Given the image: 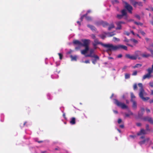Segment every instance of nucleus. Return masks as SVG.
Returning <instances> with one entry per match:
<instances>
[{"label": "nucleus", "mask_w": 153, "mask_h": 153, "mask_svg": "<svg viewBox=\"0 0 153 153\" xmlns=\"http://www.w3.org/2000/svg\"><path fill=\"white\" fill-rule=\"evenodd\" d=\"M124 38V42H126V45H128L130 46L131 47H133V46L132 45H131L129 44L128 43L129 42L130 40H129L126 37H125Z\"/></svg>", "instance_id": "nucleus-16"}, {"label": "nucleus", "mask_w": 153, "mask_h": 153, "mask_svg": "<svg viewBox=\"0 0 153 153\" xmlns=\"http://www.w3.org/2000/svg\"><path fill=\"white\" fill-rule=\"evenodd\" d=\"M145 94L144 89L140 90V91L139 94V96L140 97L143 101H146L150 98L149 97H144L143 95Z\"/></svg>", "instance_id": "nucleus-5"}, {"label": "nucleus", "mask_w": 153, "mask_h": 153, "mask_svg": "<svg viewBox=\"0 0 153 153\" xmlns=\"http://www.w3.org/2000/svg\"><path fill=\"white\" fill-rule=\"evenodd\" d=\"M136 124L138 126H140L141 125V123H137Z\"/></svg>", "instance_id": "nucleus-54"}, {"label": "nucleus", "mask_w": 153, "mask_h": 153, "mask_svg": "<svg viewBox=\"0 0 153 153\" xmlns=\"http://www.w3.org/2000/svg\"><path fill=\"white\" fill-rule=\"evenodd\" d=\"M117 27L116 28V30H120L121 29V24L120 22H118L116 23Z\"/></svg>", "instance_id": "nucleus-22"}, {"label": "nucleus", "mask_w": 153, "mask_h": 153, "mask_svg": "<svg viewBox=\"0 0 153 153\" xmlns=\"http://www.w3.org/2000/svg\"><path fill=\"white\" fill-rule=\"evenodd\" d=\"M149 84L150 87L153 88V82H150Z\"/></svg>", "instance_id": "nucleus-48"}, {"label": "nucleus", "mask_w": 153, "mask_h": 153, "mask_svg": "<svg viewBox=\"0 0 153 153\" xmlns=\"http://www.w3.org/2000/svg\"><path fill=\"white\" fill-rule=\"evenodd\" d=\"M87 26L88 27L90 28V29L93 31H96V29L95 27L93 25H87Z\"/></svg>", "instance_id": "nucleus-20"}, {"label": "nucleus", "mask_w": 153, "mask_h": 153, "mask_svg": "<svg viewBox=\"0 0 153 153\" xmlns=\"http://www.w3.org/2000/svg\"><path fill=\"white\" fill-rule=\"evenodd\" d=\"M150 117L147 116L143 118V119L144 121H148V120L149 119Z\"/></svg>", "instance_id": "nucleus-29"}, {"label": "nucleus", "mask_w": 153, "mask_h": 153, "mask_svg": "<svg viewBox=\"0 0 153 153\" xmlns=\"http://www.w3.org/2000/svg\"><path fill=\"white\" fill-rule=\"evenodd\" d=\"M121 49L125 50H127V47L124 45H117L114 46L112 44H111L110 48L108 49L109 51H115Z\"/></svg>", "instance_id": "nucleus-2"}, {"label": "nucleus", "mask_w": 153, "mask_h": 153, "mask_svg": "<svg viewBox=\"0 0 153 153\" xmlns=\"http://www.w3.org/2000/svg\"><path fill=\"white\" fill-rule=\"evenodd\" d=\"M148 122L151 124H153V120L151 117H150Z\"/></svg>", "instance_id": "nucleus-37"}, {"label": "nucleus", "mask_w": 153, "mask_h": 153, "mask_svg": "<svg viewBox=\"0 0 153 153\" xmlns=\"http://www.w3.org/2000/svg\"><path fill=\"white\" fill-rule=\"evenodd\" d=\"M113 41L115 42L116 41H120V39L115 37H114L113 39Z\"/></svg>", "instance_id": "nucleus-40"}, {"label": "nucleus", "mask_w": 153, "mask_h": 153, "mask_svg": "<svg viewBox=\"0 0 153 153\" xmlns=\"http://www.w3.org/2000/svg\"><path fill=\"white\" fill-rule=\"evenodd\" d=\"M114 26L113 24H111L108 27V30H110L111 29L114 28Z\"/></svg>", "instance_id": "nucleus-27"}, {"label": "nucleus", "mask_w": 153, "mask_h": 153, "mask_svg": "<svg viewBox=\"0 0 153 153\" xmlns=\"http://www.w3.org/2000/svg\"><path fill=\"white\" fill-rule=\"evenodd\" d=\"M85 18L87 21H90L92 20L90 16H85Z\"/></svg>", "instance_id": "nucleus-33"}, {"label": "nucleus", "mask_w": 153, "mask_h": 153, "mask_svg": "<svg viewBox=\"0 0 153 153\" xmlns=\"http://www.w3.org/2000/svg\"><path fill=\"white\" fill-rule=\"evenodd\" d=\"M121 12L122 15L123 16H125L126 17L125 19H126L127 17V13L126 10L125 9H123L121 11Z\"/></svg>", "instance_id": "nucleus-13"}, {"label": "nucleus", "mask_w": 153, "mask_h": 153, "mask_svg": "<svg viewBox=\"0 0 153 153\" xmlns=\"http://www.w3.org/2000/svg\"><path fill=\"white\" fill-rule=\"evenodd\" d=\"M127 67L126 66H125L123 68L122 70H125V69H126Z\"/></svg>", "instance_id": "nucleus-59"}, {"label": "nucleus", "mask_w": 153, "mask_h": 153, "mask_svg": "<svg viewBox=\"0 0 153 153\" xmlns=\"http://www.w3.org/2000/svg\"><path fill=\"white\" fill-rule=\"evenodd\" d=\"M125 34L126 35L128 36L130 35V33H129L128 32L126 31V32H125Z\"/></svg>", "instance_id": "nucleus-55"}, {"label": "nucleus", "mask_w": 153, "mask_h": 153, "mask_svg": "<svg viewBox=\"0 0 153 153\" xmlns=\"http://www.w3.org/2000/svg\"><path fill=\"white\" fill-rule=\"evenodd\" d=\"M126 57L128 59H132V60H136L138 57V55L137 54H136V55H131L129 54H126Z\"/></svg>", "instance_id": "nucleus-7"}, {"label": "nucleus", "mask_w": 153, "mask_h": 153, "mask_svg": "<svg viewBox=\"0 0 153 153\" xmlns=\"http://www.w3.org/2000/svg\"><path fill=\"white\" fill-rule=\"evenodd\" d=\"M151 76V75L147 73L146 74L143 76V80H144L146 78L149 79Z\"/></svg>", "instance_id": "nucleus-12"}, {"label": "nucleus", "mask_w": 153, "mask_h": 153, "mask_svg": "<svg viewBox=\"0 0 153 153\" xmlns=\"http://www.w3.org/2000/svg\"><path fill=\"white\" fill-rule=\"evenodd\" d=\"M137 71H134L133 73L132 74V75L133 76H136L137 75Z\"/></svg>", "instance_id": "nucleus-46"}, {"label": "nucleus", "mask_w": 153, "mask_h": 153, "mask_svg": "<svg viewBox=\"0 0 153 153\" xmlns=\"http://www.w3.org/2000/svg\"><path fill=\"white\" fill-rule=\"evenodd\" d=\"M130 40L136 44L138 43L137 41L134 39H131Z\"/></svg>", "instance_id": "nucleus-39"}, {"label": "nucleus", "mask_w": 153, "mask_h": 153, "mask_svg": "<svg viewBox=\"0 0 153 153\" xmlns=\"http://www.w3.org/2000/svg\"><path fill=\"white\" fill-rule=\"evenodd\" d=\"M135 17L138 19L139 20H140V17L139 15H136L135 16Z\"/></svg>", "instance_id": "nucleus-49"}, {"label": "nucleus", "mask_w": 153, "mask_h": 153, "mask_svg": "<svg viewBox=\"0 0 153 153\" xmlns=\"http://www.w3.org/2000/svg\"><path fill=\"white\" fill-rule=\"evenodd\" d=\"M122 122V120L120 118L118 119V123L119 124H120Z\"/></svg>", "instance_id": "nucleus-52"}, {"label": "nucleus", "mask_w": 153, "mask_h": 153, "mask_svg": "<svg viewBox=\"0 0 153 153\" xmlns=\"http://www.w3.org/2000/svg\"><path fill=\"white\" fill-rule=\"evenodd\" d=\"M58 55L59 57V59L60 60H61L62 58L63 55L61 53H58Z\"/></svg>", "instance_id": "nucleus-47"}, {"label": "nucleus", "mask_w": 153, "mask_h": 153, "mask_svg": "<svg viewBox=\"0 0 153 153\" xmlns=\"http://www.w3.org/2000/svg\"><path fill=\"white\" fill-rule=\"evenodd\" d=\"M131 101L133 103L132 107L134 109H136L137 108V104L136 102L134 100H131Z\"/></svg>", "instance_id": "nucleus-11"}, {"label": "nucleus", "mask_w": 153, "mask_h": 153, "mask_svg": "<svg viewBox=\"0 0 153 153\" xmlns=\"http://www.w3.org/2000/svg\"><path fill=\"white\" fill-rule=\"evenodd\" d=\"M71 57L72 61H76L77 60V57L76 56H73L72 55H71Z\"/></svg>", "instance_id": "nucleus-25"}, {"label": "nucleus", "mask_w": 153, "mask_h": 153, "mask_svg": "<svg viewBox=\"0 0 153 153\" xmlns=\"http://www.w3.org/2000/svg\"><path fill=\"white\" fill-rule=\"evenodd\" d=\"M131 100H134L133 99L135 98V96L134 95V94L132 92L131 93Z\"/></svg>", "instance_id": "nucleus-30"}, {"label": "nucleus", "mask_w": 153, "mask_h": 153, "mask_svg": "<svg viewBox=\"0 0 153 153\" xmlns=\"http://www.w3.org/2000/svg\"><path fill=\"white\" fill-rule=\"evenodd\" d=\"M131 3L133 6L135 7H136L137 5H138V6L140 7L143 6V4L141 2H137L132 0L131 1Z\"/></svg>", "instance_id": "nucleus-8"}, {"label": "nucleus", "mask_w": 153, "mask_h": 153, "mask_svg": "<svg viewBox=\"0 0 153 153\" xmlns=\"http://www.w3.org/2000/svg\"><path fill=\"white\" fill-rule=\"evenodd\" d=\"M138 86L139 87H140V90L144 89L142 84L141 83H139L138 84Z\"/></svg>", "instance_id": "nucleus-34"}, {"label": "nucleus", "mask_w": 153, "mask_h": 153, "mask_svg": "<svg viewBox=\"0 0 153 153\" xmlns=\"http://www.w3.org/2000/svg\"><path fill=\"white\" fill-rule=\"evenodd\" d=\"M135 53L136 54L137 53H141V52L140 51H137L135 52Z\"/></svg>", "instance_id": "nucleus-60"}, {"label": "nucleus", "mask_w": 153, "mask_h": 153, "mask_svg": "<svg viewBox=\"0 0 153 153\" xmlns=\"http://www.w3.org/2000/svg\"><path fill=\"white\" fill-rule=\"evenodd\" d=\"M91 12V10H88L87 11V12L85 14H87V15H88V13H90Z\"/></svg>", "instance_id": "nucleus-63"}, {"label": "nucleus", "mask_w": 153, "mask_h": 153, "mask_svg": "<svg viewBox=\"0 0 153 153\" xmlns=\"http://www.w3.org/2000/svg\"><path fill=\"white\" fill-rule=\"evenodd\" d=\"M147 134L146 131L143 129H141L140 131L137 134V135L139 136L142 134Z\"/></svg>", "instance_id": "nucleus-10"}, {"label": "nucleus", "mask_w": 153, "mask_h": 153, "mask_svg": "<svg viewBox=\"0 0 153 153\" xmlns=\"http://www.w3.org/2000/svg\"><path fill=\"white\" fill-rule=\"evenodd\" d=\"M87 16V14H85L84 15H83L80 18V20H81V21H82V20H83V19L84 18V17H85V16Z\"/></svg>", "instance_id": "nucleus-38"}, {"label": "nucleus", "mask_w": 153, "mask_h": 153, "mask_svg": "<svg viewBox=\"0 0 153 153\" xmlns=\"http://www.w3.org/2000/svg\"><path fill=\"white\" fill-rule=\"evenodd\" d=\"M120 127L121 128H123L124 127V126L123 125H120Z\"/></svg>", "instance_id": "nucleus-62"}, {"label": "nucleus", "mask_w": 153, "mask_h": 153, "mask_svg": "<svg viewBox=\"0 0 153 153\" xmlns=\"http://www.w3.org/2000/svg\"><path fill=\"white\" fill-rule=\"evenodd\" d=\"M146 130L147 131H150V130L149 129V126L148 124L146 125Z\"/></svg>", "instance_id": "nucleus-44"}, {"label": "nucleus", "mask_w": 153, "mask_h": 153, "mask_svg": "<svg viewBox=\"0 0 153 153\" xmlns=\"http://www.w3.org/2000/svg\"><path fill=\"white\" fill-rule=\"evenodd\" d=\"M73 43L74 45H78L80 46H82L83 45V43H82L80 41L77 40H74L73 41Z\"/></svg>", "instance_id": "nucleus-9"}, {"label": "nucleus", "mask_w": 153, "mask_h": 153, "mask_svg": "<svg viewBox=\"0 0 153 153\" xmlns=\"http://www.w3.org/2000/svg\"><path fill=\"white\" fill-rule=\"evenodd\" d=\"M123 17L122 14H117V17L119 19H122Z\"/></svg>", "instance_id": "nucleus-32"}, {"label": "nucleus", "mask_w": 153, "mask_h": 153, "mask_svg": "<svg viewBox=\"0 0 153 153\" xmlns=\"http://www.w3.org/2000/svg\"><path fill=\"white\" fill-rule=\"evenodd\" d=\"M142 65L140 64H137L135 66L133 67V68H136L141 67Z\"/></svg>", "instance_id": "nucleus-26"}, {"label": "nucleus", "mask_w": 153, "mask_h": 153, "mask_svg": "<svg viewBox=\"0 0 153 153\" xmlns=\"http://www.w3.org/2000/svg\"><path fill=\"white\" fill-rule=\"evenodd\" d=\"M81 41L83 43V45L82 46L84 47L85 49L81 50V53L82 54L85 55L89 50V46L91 41L89 39H82Z\"/></svg>", "instance_id": "nucleus-1"}, {"label": "nucleus", "mask_w": 153, "mask_h": 153, "mask_svg": "<svg viewBox=\"0 0 153 153\" xmlns=\"http://www.w3.org/2000/svg\"><path fill=\"white\" fill-rule=\"evenodd\" d=\"M141 56L143 58H147L151 56V55L149 54H147L145 52L144 53L141 54Z\"/></svg>", "instance_id": "nucleus-19"}, {"label": "nucleus", "mask_w": 153, "mask_h": 153, "mask_svg": "<svg viewBox=\"0 0 153 153\" xmlns=\"http://www.w3.org/2000/svg\"><path fill=\"white\" fill-rule=\"evenodd\" d=\"M125 3L126 4L125 7L129 13L131 14L132 13V10L133 9L132 7L126 2H125Z\"/></svg>", "instance_id": "nucleus-6"}, {"label": "nucleus", "mask_w": 153, "mask_h": 153, "mask_svg": "<svg viewBox=\"0 0 153 153\" xmlns=\"http://www.w3.org/2000/svg\"><path fill=\"white\" fill-rule=\"evenodd\" d=\"M91 37H92V38L93 39H94V40L96 39V36H95V35H94V34H92L91 35Z\"/></svg>", "instance_id": "nucleus-51"}, {"label": "nucleus", "mask_w": 153, "mask_h": 153, "mask_svg": "<svg viewBox=\"0 0 153 153\" xmlns=\"http://www.w3.org/2000/svg\"><path fill=\"white\" fill-rule=\"evenodd\" d=\"M75 118L74 117H73L71 118L70 121V123L72 125H74L76 123Z\"/></svg>", "instance_id": "nucleus-21"}, {"label": "nucleus", "mask_w": 153, "mask_h": 153, "mask_svg": "<svg viewBox=\"0 0 153 153\" xmlns=\"http://www.w3.org/2000/svg\"><path fill=\"white\" fill-rule=\"evenodd\" d=\"M98 44L101 45L102 46L107 48V51H108V49L110 48V44H104L99 41L98 39H96L94 40V43H93V45L94 47V49L97 48L96 46Z\"/></svg>", "instance_id": "nucleus-3"}, {"label": "nucleus", "mask_w": 153, "mask_h": 153, "mask_svg": "<svg viewBox=\"0 0 153 153\" xmlns=\"http://www.w3.org/2000/svg\"><path fill=\"white\" fill-rule=\"evenodd\" d=\"M139 32L143 36H144L146 34L142 30H140Z\"/></svg>", "instance_id": "nucleus-45"}, {"label": "nucleus", "mask_w": 153, "mask_h": 153, "mask_svg": "<svg viewBox=\"0 0 153 153\" xmlns=\"http://www.w3.org/2000/svg\"><path fill=\"white\" fill-rule=\"evenodd\" d=\"M147 49L150 52L152 55V56L153 57V50L148 48H147Z\"/></svg>", "instance_id": "nucleus-35"}, {"label": "nucleus", "mask_w": 153, "mask_h": 153, "mask_svg": "<svg viewBox=\"0 0 153 153\" xmlns=\"http://www.w3.org/2000/svg\"><path fill=\"white\" fill-rule=\"evenodd\" d=\"M137 89V86L136 84H135L133 85V89L134 90H136Z\"/></svg>", "instance_id": "nucleus-41"}, {"label": "nucleus", "mask_w": 153, "mask_h": 153, "mask_svg": "<svg viewBox=\"0 0 153 153\" xmlns=\"http://www.w3.org/2000/svg\"><path fill=\"white\" fill-rule=\"evenodd\" d=\"M141 111L142 112V114L141 115V116L143 114L144 112V108H142L141 109Z\"/></svg>", "instance_id": "nucleus-53"}, {"label": "nucleus", "mask_w": 153, "mask_h": 153, "mask_svg": "<svg viewBox=\"0 0 153 153\" xmlns=\"http://www.w3.org/2000/svg\"><path fill=\"white\" fill-rule=\"evenodd\" d=\"M84 62L85 63H89L90 61L89 60H86Z\"/></svg>", "instance_id": "nucleus-56"}, {"label": "nucleus", "mask_w": 153, "mask_h": 153, "mask_svg": "<svg viewBox=\"0 0 153 153\" xmlns=\"http://www.w3.org/2000/svg\"><path fill=\"white\" fill-rule=\"evenodd\" d=\"M104 33L106 35H108V37H111L112 36H113L115 35L116 34L115 33H114V32H104Z\"/></svg>", "instance_id": "nucleus-17"}, {"label": "nucleus", "mask_w": 153, "mask_h": 153, "mask_svg": "<svg viewBox=\"0 0 153 153\" xmlns=\"http://www.w3.org/2000/svg\"><path fill=\"white\" fill-rule=\"evenodd\" d=\"M153 102V99L152 100H150V101H149V103H152Z\"/></svg>", "instance_id": "nucleus-64"}, {"label": "nucleus", "mask_w": 153, "mask_h": 153, "mask_svg": "<svg viewBox=\"0 0 153 153\" xmlns=\"http://www.w3.org/2000/svg\"><path fill=\"white\" fill-rule=\"evenodd\" d=\"M114 103L118 106L121 107L122 109H127L128 108V106L124 103L119 102L116 99H114Z\"/></svg>", "instance_id": "nucleus-4"}, {"label": "nucleus", "mask_w": 153, "mask_h": 153, "mask_svg": "<svg viewBox=\"0 0 153 153\" xmlns=\"http://www.w3.org/2000/svg\"><path fill=\"white\" fill-rule=\"evenodd\" d=\"M148 73L151 75V74L153 72V63L152 65V68H149L147 70Z\"/></svg>", "instance_id": "nucleus-15"}, {"label": "nucleus", "mask_w": 153, "mask_h": 153, "mask_svg": "<svg viewBox=\"0 0 153 153\" xmlns=\"http://www.w3.org/2000/svg\"><path fill=\"white\" fill-rule=\"evenodd\" d=\"M94 52V50L93 49H91L90 50V54H87L85 56L86 57H93V55H92V53Z\"/></svg>", "instance_id": "nucleus-18"}, {"label": "nucleus", "mask_w": 153, "mask_h": 153, "mask_svg": "<svg viewBox=\"0 0 153 153\" xmlns=\"http://www.w3.org/2000/svg\"><path fill=\"white\" fill-rule=\"evenodd\" d=\"M129 114L126 113L125 114L126 117H128L130 115H133V113L130 111H129Z\"/></svg>", "instance_id": "nucleus-24"}, {"label": "nucleus", "mask_w": 153, "mask_h": 153, "mask_svg": "<svg viewBox=\"0 0 153 153\" xmlns=\"http://www.w3.org/2000/svg\"><path fill=\"white\" fill-rule=\"evenodd\" d=\"M134 23L137 25H143V24L142 23L140 22H134Z\"/></svg>", "instance_id": "nucleus-43"}, {"label": "nucleus", "mask_w": 153, "mask_h": 153, "mask_svg": "<svg viewBox=\"0 0 153 153\" xmlns=\"http://www.w3.org/2000/svg\"><path fill=\"white\" fill-rule=\"evenodd\" d=\"M122 54H119L117 56V57L118 58H121L122 57Z\"/></svg>", "instance_id": "nucleus-58"}, {"label": "nucleus", "mask_w": 153, "mask_h": 153, "mask_svg": "<svg viewBox=\"0 0 153 153\" xmlns=\"http://www.w3.org/2000/svg\"><path fill=\"white\" fill-rule=\"evenodd\" d=\"M94 57L95 58V59H96V60H99V57L97 55H94L93 56V57Z\"/></svg>", "instance_id": "nucleus-36"}, {"label": "nucleus", "mask_w": 153, "mask_h": 153, "mask_svg": "<svg viewBox=\"0 0 153 153\" xmlns=\"http://www.w3.org/2000/svg\"><path fill=\"white\" fill-rule=\"evenodd\" d=\"M149 8L150 9V10H152L153 11V7H149Z\"/></svg>", "instance_id": "nucleus-61"}, {"label": "nucleus", "mask_w": 153, "mask_h": 153, "mask_svg": "<svg viewBox=\"0 0 153 153\" xmlns=\"http://www.w3.org/2000/svg\"><path fill=\"white\" fill-rule=\"evenodd\" d=\"M96 62L97 60L96 59H94L92 61V62L94 64H95L96 63Z\"/></svg>", "instance_id": "nucleus-50"}, {"label": "nucleus", "mask_w": 153, "mask_h": 153, "mask_svg": "<svg viewBox=\"0 0 153 153\" xmlns=\"http://www.w3.org/2000/svg\"><path fill=\"white\" fill-rule=\"evenodd\" d=\"M111 2L113 4H118L119 3V1L118 0H113L111 1Z\"/></svg>", "instance_id": "nucleus-28"}, {"label": "nucleus", "mask_w": 153, "mask_h": 153, "mask_svg": "<svg viewBox=\"0 0 153 153\" xmlns=\"http://www.w3.org/2000/svg\"><path fill=\"white\" fill-rule=\"evenodd\" d=\"M101 24L104 27L107 26L109 25V24L108 23L104 21H102L101 22Z\"/></svg>", "instance_id": "nucleus-23"}, {"label": "nucleus", "mask_w": 153, "mask_h": 153, "mask_svg": "<svg viewBox=\"0 0 153 153\" xmlns=\"http://www.w3.org/2000/svg\"><path fill=\"white\" fill-rule=\"evenodd\" d=\"M125 77L126 79H129L130 77V74H128L126 73L125 75Z\"/></svg>", "instance_id": "nucleus-31"}, {"label": "nucleus", "mask_w": 153, "mask_h": 153, "mask_svg": "<svg viewBox=\"0 0 153 153\" xmlns=\"http://www.w3.org/2000/svg\"><path fill=\"white\" fill-rule=\"evenodd\" d=\"M149 140V138H147L145 139L143 141L139 142V143L140 145H142V144L145 143L146 142H148V141Z\"/></svg>", "instance_id": "nucleus-14"}, {"label": "nucleus", "mask_w": 153, "mask_h": 153, "mask_svg": "<svg viewBox=\"0 0 153 153\" xmlns=\"http://www.w3.org/2000/svg\"><path fill=\"white\" fill-rule=\"evenodd\" d=\"M146 111L147 113H149L150 111V109L148 108H146Z\"/></svg>", "instance_id": "nucleus-57"}, {"label": "nucleus", "mask_w": 153, "mask_h": 153, "mask_svg": "<svg viewBox=\"0 0 153 153\" xmlns=\"http://www.w3.org/2000/svg\"><path fill=\"white\" fill-rule=\"evenodd\" d=\"M99 36L101 38L103 39H104L106 37V36L104 35H99Z\"/></svg>", "instance_id": "nucleus-42"}]
</instances>
